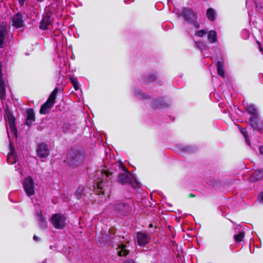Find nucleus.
<instances>
[{
    "label": "nucleus",
    "mask_w": 263,
    "mask_h": 263,
    "mask_svg": "<svg viewBox=\"0 0 263 263\" xmlns=\"http://www.w3.org/2000/svg\"><path fill=\"white\" fill-rule=\"evenodd\" d=\"M49 220L53 227L59 230L64 229L67 224L66 216L65 214L62 213L53 214Z\"/></svg>",
    "instance_id": "obj_7"
},
{
    "label": "nucleus",
    "mask_w": 263,
    "mask_h": 263,
    "mask_svg": "<svg viewBox=\"0 0 263 263\" xmlns=\"http://www.w3.org/2000/svg\"><path fill=\"white\" fill-rule=\"evenodd\" d=\"M10 24L13 27V30L16 28V14H14L10 18Z\"/></svg>",
    "instance_id": "obj_27"
},
{
    "label": "nucleus",
    "mask_w": 263,
    "mask_h": 263,
    "mask_svg": "<svg viewBox=\"0 0 263 263\" xmlns=\"http://www.w3.org/2000/svg\"><path fill=\"white\" fill-rule=\"evenodd\" d=\"M26 120L25 124L30 126L35 121V114L32 108H28L26 109Z\"/></svg>",
    "instance_id": "obj_14"
},
{
    "label": "nucleus",
    "mask_w": 263,
    "mask_h": 263,
    "mask_svg": "<svg viewBox=\"0 0 263 263\" xmlns=\"http://www.w3.org/2000/svg\"><path fill=\"white\" fill-rule=\"evenodd\" d=\"M208 38L209 42L214 43L217 42V33L214 30H211L208 34Z\"/></svg>",
    "instance_id": "obj_20"
},
{
    "label": "nucleus",
    "mask_w": 263,
    "mask_h": 263,
    "mask_svg": "<svg viewBox=\"0 0 263 263\" xmlns=\"http://www.w3.org/2000/svg\"><path fill=\"white\" fill-rule=\"evenodd\" d=\"M50 24V22L48 18H43L41 23L40 25V28L43 30H46L48 29V25Z\"/></svg>",
    "instance_id": "obj_21"
},
{
    "label": "nucleus",
    "mask_w": 263,
    "mask_h": 263,
    "mask_svg": "<svg viewBox=\"0 0 263 263\" xmlns=\"http://www.w3.org/2000/svg\"><path fill=\"white\" fill-rule=\"evenodd\" d=\"M67 163L71 166H77L83 161V156L80 152L71 149L67 155Z\"/></svg>",
    "instance_id": "obj_8"
},
{
    "label": "nucleus",
    "mask_w": 263,
    "mask_h": 263,
    "mask_svg": "<svg viewBox=\"0 0 263 263\" xmlns=\"http://www.w3.org/2000/svg\"><path fill=\"white\" fill-rule=\"evenodd\" d=\"M237 126L239 127L240 131L244 136L247 143L249 145H250V141L249 139V136L247 134L246 129L243 128H240L239 125Z\"/></svg>",
    "instance_id": "obj_25"
},
{
    "label": "nucleus",
    "mask_w": 263,
    "mask_h": 263,
    "mask_svg": "<svg viewBox=\"0 0 263 263\" xmlns=\"http://www.w3.org/2000/svg\"><path fill=\"white\" fill-rule=\"evenodd\" d=\"M135 95L142 99L146 98L145 95L140 89L136 90L135 92Z\"/></svg>",
    "instance_id": "obj_29"
},
{
    "label": "nucleus",
    "mask_w": 263,
    "mask_h": 263,
    "mask_svg": "<svg viewBox=\"0 0 263 263\" xmlns=\"http://www.w3.org/2000/svg\"><path fill=\"white\" fill-rule=\"evenodd\" d=\"M129 251L126 249V246L125 245L121 244L119 246V249L118 250V254L120 256H125L127 255Z\"/></svg>",
    "instance_id": "obj_18"
},
{
    "label": "nucleus",
    "mask_w": 263,
    "mask_h": 263,
    "mask_svg": "<svg viewBox=\"0 0 263 263\" xmlns=\"http://www.w3.org/2000/svg\"><path fill=\"white\" fill-rule=\"evenodd\" d=\"M257 200L258 201L261 202L263 203V193H261L259 194Z\"/></svg>",
    "instance_id": "obj_36"
},
{
    "label": "nucleus",
    "mask_w": 263,
    "mask_h": 263,
    "mask_svg": "<svg viewBox=\"0 0 263 263\" xmlns=\"http://www.w3.org/2000/svg\"><path fill=\"white\" fill-rule=\"evenodd\" d=\"M195 44H196V46L199 48H201V43L199 42H195Z\"/></svg>",
    "instance_id": "obj_38"
},
{
    "label": "nucleus",
    "mask_w": 263,
    "mask_h": 263,
    "mask_svg": "<svg viewBox=\"0 0 263 263\" xmlns=\"http://www.w3.org/2000/svg\"><path fill=\"white\" fill-rule=\"evenodd\" d=\"M23 17V15L21 13L17 12V29L24 26Z\"/></svg>",
    "instance_id": "obj_24"
},
{
    "label": "nucleus",
    "mask_w": 263,
    "mask_h": 263,
    "mask_svg": "<svg viewBox=\"0 0 263 263\" xmlns=\"http://www.w3.org/2000/svg\"><path fill=\"white\" fill-rule=\"evenodd\" d=\"M122 263H135V262L134 261V260L131 259V260H126Z\"/></svg>",
    "instance_id": "obj_40"
},
{
    "label": "nucleus",
    "mask_w": 263,
    "mask_h": 263,
    "mask_svg": "<svg viewBox=\"0 0 263 263\" xmlns=\"http://www.w3.org/2000/svg\"><path fill=\"white\" fill-rule=\"evenodd\" d=\"M249 124L252 128L261 133L263 129V122L259 121L258 115L251 116L249 119Z\"/></svg>",
    "instance_id": "obj_10"
},
{
    "label": "nucleus",
    "mask_w": 263,
    "mask_h": 263,
    "mask_svg": "<svg viewBox=\"0 0 263 263\" xmlns=\"http://www.w3.org/2000/svg\"><path fill=\"white\" fill-rule=\"evenodd\" d=\"M165 106V104L164 102V100L162 99H160L156 101L154 104V108H160Z\"/></svg>",
    "instance_id": "obj_26"
},
{
    "label": "nucleus",
    "mask_w": 263,
    "mask_h": 263,
    "mask_svg": "<svg viewBox=\"0 0 263 263\" xmlns=\"http://www.w3.org/2000/svg\"><path fill=\"white\" fill-rule=\"evenodd\" d=\"M259 150L260 154L263 155V146H261L259 147Z\"/></svg>",
    "instance_id": "obj_42"
},
{
    "label": "nucleus",
    "mask_w": 263,
    "mask_h": 263,
    "mask_svg": "<svg viewBox=\"0 0 263 263\" xmlns=\"http://www.w3.org/2000/svg\"><path fill=\"white\" fill-rule=\"evenodd\" d=\"M26 0H18L19 4L21 6H23L24 5V3Z\"/></svg>",
    "instance_id": "obj_37"
},
{
    "label": "nucleus",
    "mask_w": 263,
    "mask_h": 263,
    "mask_svg": "<svg viewBox=\"0 0 263 263\" xmlns=\"http://www.w3.org/2000/svg\"><path fill=\"white\" fill-rule=\"evenodd\" d=\"M33 238L34 240H35L36 241H38L40 240V238L36 235H34Z\"/></svg>",
    "instance_id": "obj_41"
},
{
    "label": "nucleus",
    "mask_w": 263,
    "mask_h": 263,
    "mask_svg": "<svg viewBox=\"0 0 263 263\" xmlns=\"http://www.w3.org/2000/svg\"><path fill=\"white\" fill-rule=\"evenodd\" d=\"M218 74L222 78H225L224 70V64L221 61H218L216 65Z\"/></svg>",
    "instance_id": "obj_17"
},
{
    "label": "nucleus",
    "mask_w": 263,
    "mask_h": 263,
    "mask_svg": "<svg viewBox=\"0 0 263 263\" xmlns=\"http://www.w3.org/2000/svg\"><path fill=\"white\" fill-rule=\"evenodd\" d=\"M7 30L5 26H2L0 29V48L4 47L6 45V35Z\"/></svg>",
    "instance_id": "obj_15"
},
{
    "label": "nucleus",
    "mask_w": 263,
    "mask_h": 263,
    "mask_svg": "<svg viewBox=\"0 0 263 263\" xmlns=\"http://www.w3.org/2000/svg\"><path fill=\"white\" fill-rule=\"evenodd\" d=\"M36 151L37 156L40 158H47L50 153L48 145L44 143L38 145Z\"/></svg>",
    "instance_id": "obj_11"
},
{
    "label": "nucleus",
    "mask_w": 263,
    "mask_h": 263,
    "mask_svg": "<svg viewBox=\"0 0 263 263\" xmlns=\"http://www.w3.org/2000/svg\"><path fill=\"white\" fill-rule=\"evenodd\" d=\"M84 191V187L80 186L77 192L75 193V196H76L78 199H79L82 197V193Z\"/></svg>",
    "instance_id": "obj_28"
},
{
    "label": "nucleus",
    "mask_w": 263,
    "mask_h": 263,
    "mask_svg": "<svg viewBox=\"0 0 263 263\" xmlns=\"http://www.w3.org/2000/svg\"><path fill=\"white\" fill-rule=\"evenodd\" d=\"M245 236V233L243 231H239L238 234H235L234 236V238L235 239V241L236 242H241Z\"/></svg>",
    "instance_id": "obj_23"
},
{
    "label": "nucleus",
    "mask_w": 263,
    "mask_h": 263,
    "mask_svg": "<svg viewBox=\"0 0 263 263\" xmlns=\"http://www.w3.org/2000/svg\"><path fill=\"white\" fill-rule=\"evenodd\" d=\"M134 206L133 202L132 200H127L115 203L113 207L119 216H125L131 213Z\"/></svg>",
    "instance_id": "obj_4"
},
{
    "label": "nucleus",
    "mask_w": 263,
    "mask_h": 263,
    "mask_svg": "<svg viewBox=\"0 0 263 263\" xmlns=\"http://www.w3.org/2000/svg\"><path fill=\"white\" fill-rule=\"evenodd\" d=\"M35 216L37 218L40 228L44 230L46 229L47 227V222L46 218L42 215L41 211L40 210L36 211Z\"/></svg>",
    "instance_id": "obj_13"
},
{
    "label": "nucleus",
    "mask_w": 263,
    "mask_h": 263,
    "mask_svg": "<svg viewBox=\"0 0 263 263\" xmlns=\"http://www.w3.org/2000/svg\"><path fill=\"white\" fill-rule=\"evenodd\" d=\"M6 121L7 136L9 141V153L7 156V162L14 164L16 162V155L13 144L14 140H16V128L15 118L13 114L8 109L6 110Z\"/></svg>",
    "instance_id": "obj_1"
},
{
    "label": "nucleus",
    "mask_w": 263,
    "mask_h": 263,
    "mask_svg": "<svg viewBox=\"0 0 263 263\" xmlns=\"http://www.w3.org/2000/svg\"><path fill=\"white\" fill-rule=\"evenodd\" d=\"M262 179L263 168L255 170L250 178V181L252 182H255L256 181Z\"/></svg>",
    "instance_id": "obj_16"
},
{
    "label": "nucleus",
    "mask_w": 263,
    "mask_h": 263,
    "mask_svg": "<svg viewBox=\"0 0 263 263\" xmlns=\"http://www.w3.org/2000/svg\"><path fill=\"white\" fill-rule=\"evenodd\" d=\"M156 80V76L154 74H151L147 76L146 80L147 83H151Z\"/></svg>",
    "instance_id": "obj_31"
},
{
    "label": "nucleus",
    "mask_w": 263,
    "mask_h": 263,
    "mask_svg": "<svg viewBox=\"0 0 263 263\" xmlns=\"http://www.w3.org/2000/svg\"><path fill=\"white\" fill-rule=\"evenodd\" d=\"M70 80H71L72 84H73L74 89L76 90H77L79 89V86H78V82L77 78H71L70 79Z\"/></svg>",
    "instance_id": "obj_30"
},
{
    "label": "nucleus",
    "mask_w": 263,
    "mask_h": 263,
    "mask_svg": "<svg viewBox=\"0 0 263 263\" xmlns=\"http://www.w3.org/2000/svg\"><path fill=\"white\" fill-rule=\"evenodd\" d=\"M15 195V192H11L9 196L10 200L12 202H15V200L13 199V196Z\"/></svg>",
    "instance_id": "obj_35"
},
{
    "label": "nucleus",
    "mask_w": 263,
    "mask_h": 263,
    "mask_svg": "<svg viewBox=\"0 0 263 263\" xmlns=\"http://www.w3.org/2000/svg\"><path fill=\"white\" fill-rule=\"evenodd\" d=\"M256 8L258 12L263 13V7L260 5L256 3Z\"/></svg>",
    "instance_id": "obj_33"
},
{
    "label": "nucleus",
    "mask_w": 263,
    "mask_h": 263,
    "mask_svg": "<svg viewBox=\"0 0 263 263\" xmlns=\"http://www.w3.org/2000/svg\"><path fill=\"white\" fill-rule=\"evenodd\" d=\"M112 172L105 166L103 168L100 169L96 173L97 179L96 186H95V190L96 194L105 195L109 192L110 189L107 186L104 185L106 183V180L107 178L111 179Z\"/></svg>",
    "instance_id": "obj_2"
},
{
    "label": "nucleus",
    "mask_w": 263,
    "mask_h": 263,
    "mask_svg": "<svg viewBox=\"0 0 263 263\" xmlns=\"http://www.w3.org/2000/svg\"><path fill=\"white\" fill-rule=\"evenodd\" d=\"M23 186L26 194L28 196H31L34 194V182L30 177H27L24 179Z\"/></svg>",
    "instance_id": "obj_9"
},
{
    "label": "nucleus",
    "mask_w": 263,
    "mask_h": 263,
    "mask_svg": "<svg viewBox=\"0 0 263 263\" xmlns=\"http://www.w3.org/2000/svg\"><path fill=\"white\" fill-rule=\"evenodd\" d=\"M246 109L251 116L258 115L257 110L253 104H248L246 107Z\"/></svg>",
    "instance_id": "obj_19"
},
{
    "label": "nucleus",
    "mask_w": 263,
    "mask_h": 263,
    "mask_svg": "<svg viewBox=\"0 0 263 263\" xmlns=\"http://www.w3.org/2000/svg\"><path fill=\"white\" fill-rule=\"evenodd\" d=\"M120 165L124 173L120 174L118 176V181L122 184H125L126 183H135L138 185V182L136 180V177L134 175L130 173L126 167L123 165L122 162H120Z\"/></svg>",
    "instance_id": "obj_5"
},
{
    "label": "nucleus",
    "mask_w": 263,
    "mask_h": 263,
    "mask_svg": "<svg viewBox=\"0 0 263 263\" xmlns=\"http://www.w3.org/2000/svg\"><path fill=\"white\" fill-rule=\"evenodd\" d=\"M191 148V147L190 146H182L181 149L184 152H190Z\"/></svg>",
    "instance_id": "obj_34"
},
{
    "label": "nucleus",
    "mask_w": 263,
    "mask_h": 263,
    "mask_svg": "<svg viewBox=\"0 0 263 263\" xmlns=\"http://www.w3.org/2000/svg\"><path fill=\"white\" fill-rule=\"evenodd\" d=\"M215 12L212 8H209L206 11L207 17L210 21H214L215 17Z\"/></svg>",
    "instance_id": "obj_22"
},
{
    "label": "nucleus",
    "mask_w": 263,
    "mask_h": 263,
    "mask_svg": "<svg viewBox=\"0 0 263 263\" xmlns=\"http://www.w3.org/2000/svg\"><path fill=\"white\" fill-rule=\"evenodd\" d=\"M179 17L182 16L188 23L193 25L195 28H199L200 24L197 21L198 14L192 9L183 8L178 13Z\"/></svg>",
    "instance_id": "obj_3"
},
{
    "label": "nucleus",
    "mask_w": 263,
    "mask_h": 263,
    "mask_svg": "<svg viewBox=\"0 0 263 263\" xmlns=\"http://www.w3.org/2000/svg\"><path fill=\"white\" fill-rule=\"evenodd\" d=\"M206 32H207L205 30H203V29L198 30V31H196V32L195 33V35L199 36V37H202L204 35L206 34Z\"/></svg>",
    "instance_id": "obj_32"
},
{
    "label": "nucleus",
    "mask_w": 263,
    "mask_h": 263,
    "mask_svg": "<svg viewBox=\"0 0 263 263\" xmlns=\"http://www.w3.org/2000/svg\"><path fill=\"white\" fill-rule=\"evenodd\" d=\"M257 44H258V47H259V50L261 52H262L263 51V49H262V48L261 46V43L259 42H257Z\"/></svg>",
    "instance_id": "obj_39"
},
{
    "label": "nucleus",
    "mask_w": 263,
    "mask_h": 263,
    "mask_svg": "<svg viewBox=\"0 0 263 263\" xmlns=\"http://www.w3.org/2000/svg\"><path fill=\"white\" fill-rule=\"evenodd\" d=\"M150 235L147 233L138 232L136 234V240L139 246H144L150 241Z\"/></svg>",
    "instance_id": "obj_12"
},
{
    "label": "nucleus",
    "mask_w": 263,
    "mask_h": 263,
    "mask_svg": "<svg viewBox=\"0 0 263 263\" xmlns=\"http://www.w3.org/2000/svg\"><path fill=\"white\" fill-rule=\"evenodd\" d=\"M37 1L40 2H43L44 0H37Z\"/></svg>",
    "instance_id": "obj_43"
},
{
    "label": "nucleus",
    "mask_w": 263,
    "mask_h": 263,
    "mask_svg": "<svg viewBox=\"0 0 263 263\" xmlns=\"http://www.w3.org/2000/svg\"><path fill=\"white\" fill-rule=\"evenodd\" d=\"M59 90V88H55L52 91L46 102L42 105L40 109V113L41 114H46L49 111L55 103L57 95Z\"/></svg>",
    "instance_id": "obj_6"
}]
</instances>
